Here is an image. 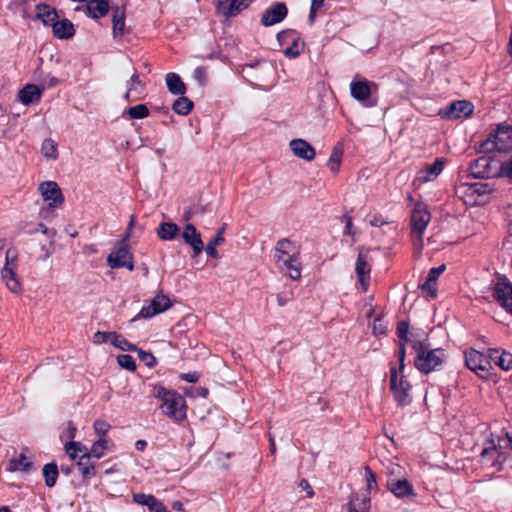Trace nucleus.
I'll return each mask as SVG.
<instances>
[{
	"instance_id": "1",
	"label": "nucleus",
	"mask_w": 512,
	"mask_h": 512,
	"mask_svg": "<svg viewBox=\"0 0 512 512\" xmlns=\"http://www.w3.org/2000/svg\"><path fill=\"white\" fill-rule=\"evenodd\" d=\"M412 348L416 351L414 365L420 373L425 375L438 370L446 360L445 350L431 348L427 338L415 341Z\"/></svg>"
},
{
	"instance_id": "2",
	"label": "nucleus",
	"mask_w": 512,
	"mask_h": 512,
	"mask_svg": "<svg viewBox=\"0 0 512 512\" xmlns=\"http://www.w3.org/2000/svg\"><path fill=\"white\" fill-rule=\"evenodd\" d=\"M510 150H512L511 125L499 124L495 131L490 133L489 138L480 143L481 153H505Z\"/></svg>"
},
{
	"instance_id": "3",
	"label": "nucleus",
	"mask_w": 512,
	"mask_h": 512,
	"mask_svg": "<svg viewBox=\"0 0 512 512\" xmlns=\"http://www.w3.org/2000/svg\"><path fill=\"white\" fill-rule=\"evenodd\" d=\"M390 382L391 392L397 405L400 407L407 406L411 401V385L406 379V376L403 373L399 372L396 366H393L390 369Z\"/></svg>"
},
{
	"instance_id": "4",
	"label": "nucleus",
	"mask_w": 512,
	"mask_h": 512,
	"mask_svg": "<svg viewBox=\"0 0 512 512\" xmlns=\"http://www.w3.org/2000/svg\"><path fill=\"white\" fill-rule=\"evenodd\" d=\"M371 249L365 246L358 248V257L355 261V274L358 279L361 288L365 292L369 289L370 275H371Z\"/></svg>"
},
{
	"instance_id": "5",
	"label": "nucleus",
	"mask_w": 512,
	"mask_h": 512,
	"mask_svg": "<svg viewBox=\"0 0 512 512\" xmlns=\"http://www.w3.org/2000/svg\"><path fill=\"white\" fill-rule=\"evenodd\" d=\"M376 89L377 84L366 79L354 80L350 84L351 96L365 107H373L377 104L376 98L372 96Z\"/></svg>"
},
{
	"instance_id": "6",
	"label": "nucleus",
	"mask_w": 512,
	"mask_h": 512,
	"mask_svg": "<svg viewBox=\"0 0 512 512\" xmlns=\"http://www.w3.org/2000/svg\"><path fill=\"white\" fill-rule=\"evenodd\" d=\"M430 221V212L424 202H416L410 214V229L418 241H423V235Z\"/></svg>"
},
{
	"instance_id": "7",
	"label": "nucleus",
	"mask_w": 512,
	"mask_h": 512,
	"mask_svg": "<svg viewBox=\"0 0 512 512\" xmlns=\"http://www.w3.org/2000/svg\"><path fill=\"white\" fill-rule=\"evenodd\" d=\"M277 40L280 45L287 41H292V44L286 47L284 55L289 59L297 58L305 48V42L297 36V31L294 29H286L277 33Z\"/></svg>"
},
{
	"instance_id": "8",
	"label": "nucleus",
	"mask_w": 512,
	"mask_h": 512,
	"mask_svg": "<svg viewBox=\"0 0 512 512\" xmlns=\"http://www.w3.org/2000/svg\"><path fill=\"white\" fill-rule=\"evenodd\" d=\"M161 408L164 414L175 422L179 423L187 417V404L184 397L179 393L168 398L166 401H162Z\"/></svg>"
},
{
	"instance_id": "9",
	"label": "nucleus",
	"mask_w": 512,
	"mask_h": 512,
	"mask_svg": "<svg viewBox=\"0 0 512 512\" xmlns=\"http://www.w3.org/2000/svg\"><path fill=\"white\" fill-rule=\"evenodd\" d=\"M473 112V104L467 100H457L451 102L444 108H440L438 115L442 119L457 120L466 118Z\"/></svg>"
},
{
	"instance_id": "10",
	"label": "nucleus",
	"mask_w": 512,
	"mask_h": 512,
	"mask_svg": "<svg viewBox=\"0 0 512 512\" xmlns=\"http://www.w3.org/2000/svg\"><path fill=\"white\" fill-rule=\"evenodd\" d=\"M466 366L478 376L489 375L490 360L476 349L470 348L465 352Z\"/></svg>"
},
{
	"instance_id": "11",
	"label": "nucleus",
	"mask_w": 512,
	"mask_h": 512,
	"mask_svg": "<svg viewBox=\"0 0 512 512\" xmlns=\"http://www.w3.org/2000/svg\"><path fill=\"white\" fill-rule=\"evenodd\" d=\"M171 307L170 299L164 294H157L153 300L150 301L149 305L144 306L140 309L139 313L135 315L132 320L136 321L138 319H150L157 314L166 311Z\"/></svg>"
},
{
	"instance_id": "12",
	"label": "nucleus",
	"mask_w": 512,
	"mask_h": 512,
	"mask_svg": "<svg viewBox=\"0 0 512 512\" xmlns=\"http://www.w3.org/2000/svg\"><path fill=\"white\" fill-rule=\"evenodd\" d=\"M39 192L48 207L58 208L64 203V196L58 183L46 181L39 184Z\"/></svg>"
},
{
	"instance_id": "13",
	"label": "nucleus",
	"mask_w": 512,
	"mask_h": 512,
	"mask_svg": "<svg viewBox=\"0 0 512 512\" xmlns=\"http://www.w3.org/2000/svg\"><path fill=\"white\" fill-rule=\"evenodd\" d=\"M107 265L112 269L126 268L128 271L134 270L133 254L124 245L107 256Z\"/></svg>"
},
{
	"instance_id": "14",
	"label": "nucleus",
	"mask_w": 512,
	"mask_h": 512,
	"mask_svg": "<svg viewBox=\"0 0 512 512\" xmlns=\"http://www.w3.org/2000/svg\"><path fill=\"white\" fill-rule=\"evenodd\" d=\"M387 489L390 493L400 499L414 498L416 496L413 484L407 479L388 478L386 483Z\"/></svg>"
},
{
	"instance_id": "15",
	"label": "nucleus",
	"mask_w": 512,
	"mask_h": 512,
	"mask_svg": "<svg viewBox=\"0 0 512 512\" xmlns=\"http://www.w3.org/2000/svg\"><path fill=\"white\" fill-rule=\"evenodd\" d=\"M288 14V9L285 3L277 2L268 7L261 17V24L264 27H270L283 21Z\"/></svg>"
},
{
	"instance_id": "16",
	"label": "nucleus",
	"mask_w": 512,
	"mask_h": 512,
	"mask_svg": "<svg viewBox=\"0 0 512 512\" xmlns=\"http://www.w3.org/2000/svg\"><path fill=\"white\" fill-rule=\"evenodd\" d=\"M493 297L500 303L502 308L512 314V283L499 280L493 288Z\"/></svg>"
},
{
	"instance_id": "17",
	"label": "nucleus",
	"mask_w": 512,
	"mask_h": 512,
	"mask_svg": "<svg viewBox=\"0 0 512 512\" xmlns=\"http://www.w3.org/2000/svg\"><path fill=\"white\" fill-rule=\"evenodd\" d=\"M252 0H218L216 10L225 18L236 17L251 4Z\"/></svg>"
},
{
	"instance_id": "18",
	"label": "nucleus",
	"mask_w": 512,
	"mask_h": 512,
	"mask_svg": "<svg viewBox=\"0 0 512 512\" xmlns=\"http://www.w3.org/2000/svg\"><path fill=\"white\" fill-rule=\"evenodd\" d=\"M182 239L191 246L192 258H197L203 251L204 245L198 230L190 223L184 226L182 231Z\"/></svg>"
},
{
	"instance_id": "19",
	"label": "nucleus",
	"mask_w": 512,
	"mask_h": 512,
	"mask_svg": "<svg viewBox=\"0 0 512 512\" xmlns=\"http://www.w3.org/2000/svg\"><path fill=\"white\" fill-rule=\"evenodd\" d=\"M492 159L489 156H481L470 163L469 173L472 178L486 179L491 177Z\"/></svg>"
},
{
	"instance_id": "20",
	"label": "nucleus",
	"mask_w": 512,
	"mask_h": 512,
	"mask_svg": "<svg viewBox=\"0 0 512 512\" xmlns=\"http://www.w3.org/2000/svg\"><path fill=\"white\" fill-rule=\"evenodd\" d=\"M127 91L124 98L128 102L139 100L143 97L145 92V84L141 82L139 74L134 69V73L130 75L129 80L126 83Z\"/></svg>"
},
{
	"instance_id": "21",
	"label": "nucleus",
	"mask_w": 512,
	"mask_h": 512,
	"mask_svg": "<svg viewBox=\"0 0 512 512\" xmlns=\"http://www.w3.org/2000/svg\"><path fill=\"white\" fill-rule=\"evenodd\" d=\"M110 0H89L84 7L85 16L94 20L106 16L113 7L109 4Z\"/></svg>"
},
{
	"instance_id": "22",
	"label": "nucleus",
	"mask_w": 512,
	"mask_h": 512,
	"mask_svg": "<svg viewBox=\"0 0 512 512\" xmlns=\"http://www.w3.org/2000/svg\"><path fill=\"white\" fill-rule=\"evenodd\" d=\"M290 150L295 156L308 162L316 157V150L312 145L304 139H294L289 142Z\"/></svg>"
},
{
	"instance_id": "23",
	"label": "nucleus",
	"mask_w": 512,
	"mask_h": 512,
	"mask_svg": "<svg viewBox=\"0 0 512 512\" xmlns=\"http://www.w3.org/2000/svg\"><path fill=\"white\" fill-rule=\"evenodd\" d=\"M276 264L278 269L287 273L288 277L292 280L296 281L300 278L301 266L299 256L294 258L282 256L276 260Z\"/></svg>"
},
{
	"instance_id": "24",
	"label": "nucleus",
	"mask_w": 512,
	"mask_h": 512,
	"mask_svg": "<svg viewBox=\"0 0 512 512\" xmlns=\"http://www.w3.org/2000/svg\"><path fill=\"white\" fill-rule=\"evenodd\" d=\"M133 501L137 505L147 506L149 512H166L167 507L152 494H133Z\"/></svg>"
},
{
	"instance_id": "25",
	"label": "nucleus",
	"mask_w": 512,
	"mask_h": 512,
	"mask_svg": "<svg viewBox=\"0 0 512 512\" xmlns=\"http://www.w3.org/2000/svg\"><path fill=\"white\" fill-rule=\"evenodd\" d=\"M488 358L502 370H509L512 367V354L499 348H489Z\"/></svg>"
},
{
	"instance_id": "26",
	"label": "nucleus",
	"mask_w": 512,
	"mask_h": 512,
	"mask_svg": "<svg viewBox=\"0 0 512 512\" xmlns=\"http://www.w3.org/2000/svg\"><path fill=\"white\" fill-rule=\"evenodd\" d=\"M113 37L121 38L125 33V7L114 6L112 8Z\"/></svg>"
},
{
	"instance_id": "27",
	"label": "nucleus",
	"mask_w": 512,
	"mask_h": 512,
	"mask_svg": "<svg viewBox=\"0 0 512 512\" xmlns=\"http://www.w3.org/2000/svg\"><path fill=\"white\" fill-rule=\"evenodd\" d=\"M42 91L36 84H26L19 91V100L25 105L37 104L40 100Z\"/></svg>"
},
{
	"instance_id": "28",
	"label": "nucleus",
	"mask_w": 512,
	"mask_h": 512,
	"mask_svg": "<svg viewBox=\"0 0 512 512\" xmlns=\"http://www.w3.org/2000/svg\"><path fill=\"white\" fill-rule=\"evenodd\" d=\"M36 10V18L40 19L44 26L51 27L59 19L57 10L48 4H38Z\"/></svg>"
},
{
	"instance_id": "29",
	"label": "nucleus",
	"mask_w": 512,
	"mask_h": 512,
	"mask_svg": "<svg viewBox=\"0 0 512 512\" xmlns=\"http://www.w3.org/2000/svg\"><path fill=\"white\" fill-rule=\"evenodd\" d=\"M51 27L53 36L58 39H70L75 34L74 26L69 19H63L61 21L58 19Z\"/></svg>"
},
{
	"instance_id": "30",
	"label": "nucleus",
	"mask_w": 512,
	"mask_h": 512,
	"mask_svg": "<svg viewBox=\"0 0 512 512\" xmlns=\"http://www.w3.org/2000/svg\"><path fill=\"white\" fill-rule=\"evenodd\" d=\"M371 499L368 494L353 493L348 504L349 512H369Z\"/></svg>"
},
{
	"instance_id": "31",
	"label": "nucleus",
	"mask_w": 512,
	"mask_h": 512,
	"mask_svg": "<svg viewBox=\"0 0 512 512\" xmlns=\"http://www.w3.org/2000/svg\"><path fill=\"white\" fill-rule=\"evenodd\" d=\"M446 159L445 158H436L433 164L427 165L423 168L420 173H422L423 182H432L437 176L442 172L445 167Z\"/></svg>"
},
{
	"instance_id": "32",
	"label": "nucleus",
	"mask_w": 512,
	"mask_h": 512,
	"mask_svg": "<svg viewBox=\"0 0 512 512\" xmlns=\"http://www.w3.org/2000/svg\"><path fill=\"white\" fill-rule=\"evenodd\" d=\"M32 468V462L27 458L25 453H20L17 457L9 459L6 470L8 472H25L28 473Z\"/></svg>"
},
{
	"instance_id": "33",
	"label": "nucleus",
	"mask_w": 512,
	"mask_h": 512,
	"mask_svg": "<svg viewBox=\"0 0 512 512\" xmlns=\"http://www.w3.org/2000/svg\"><path fill=\"white\" fill-rule=\"evenodd\" d=\"M298 257L299 252L296 251L294 243L291 242L288 239H282L277 241L276 247H275V260L277 261L281 257Z\"/></svg>"
},
{
	"instance_id": "34",
	"label": "nucleus",
	"mask_w": 512,
	"mask_h": 512,
	"mask_svg": "<svg viewBox=\"0 0 512 512\" xmlns=\"http://www.w3.org/2000/svg\"><path fill=\"white\" fill-rule=\"evenodd\" d=\"M180 229L174 222H161L157 229V235L162 241H171L175 239Z\"/></svg>"
},
{
	"instance_id": "35",
	"label": "nucleus",
	"mask_w": 512,
	"mask_h": 512,
	"mask_svg": "<svg viewBox=\"0 0 512 512\" xmlns=\"http://www.w3.org/2000/svg\"><path fill=\"white\" fill-rule=\"evenodd\" d=\"M2 278L5 280L6 287L9 291L15 294L21 293V286L19 280L17 279L16 272L8 267V262L2 269Z\"/></svg>"
},
{
	"instance_id": "36",
	"label": "nucleus",
	"mask_w": 512,
	"mask_h": 512,
	"mask_svg": "<svg viewBox=\"0 0 512 512\" xmlns=\"http://www.w3.org/2000/svg\"><path fill=\"white\" fill-rule=\"evenodd\" d=\"M166 85L172 95H184L187 91V86L176 73H168L166 75Z\"/></svg>"
},
{
	"instance_id": "37",
	"label": "nucleus",
	"mask_w": 512,
	"mask_h": 512,
	"mask_svg": "<svg viewBox=\"0 0 512 512\" xmlns=\"http://www.w3.org/2000/svg\"><path fill=\"white\" fill-rule=\"evenodd\" d=\"M76 466L84 479H89L95 475V463L91 460V454H82Z\"/></svg>"
},
{
	"instance_id": "38",
	"label": "nucleus",
	"mask_w": 512,
	"mask_h": 512,
	"mask_svg": "<svg viewBox=\"0 0 512 512\" xmlns=\"http://www.w3.org/2000/svg\"><path fill=\"white\" fill-rule=\"evenodd\" d=\"M42 474L44 477V484L50 488L53 487L57 484V479L59 476L58 465L54 462L43 465Z\"/></svg>"
},
{
	"instance_id": "39",
	"label": "nucleus",
	"mask_w": 512,
	"mask_h": 512,
	"mask_svg": "<svg viewBox=\"0 0 512 512\" xmlns=\"http://www.w3.org/2000/svg\"><path fill=\"white\" fill-rule=\"evenodd\" d=\"M171 108L177 115H189L193 108V102L188 97L179 95Z\"/></svg>"
},
{
	"instance_id": "40",
	"label": "nucleus",
	"mask_w": 512,
	"mask_h": 512,
	"mask_svg": "<svg viewBox=\"0 0 512 512\" xmlns=\"http://www.w3.org/2000/svg\"><path fill=\"white\" fill-rule=\"evenodd\" d=\"M129 119H144L149 115V109L146 104H137L124 111Z\"/></svg>"
},
{
	"instance_id": "41",
	"label": "nucleus",
	"mask_w": 512,
	"mask_h": 512,
	"mask_svg": "<svg viewBox=\"0 0 512 512\" xmlns=\"http://www.w3.org/2000/svg\"><path fill=\"white\" fill-rule=\"evenodd\" d=\"M111 344L117 349L123 351H136V345L132 344L128 341L124 336L118 334L117 332H113V339H111Z\"/></svg>"
},
{
	"instance_id": "42",
	"label": "nucleus",
	"mask_w": 512,
	"mask_h": 512,
	"mask_svg": "<svg viewBox=\"0 0 512 512\" xmlns=\"http://www.w3.org/2000/svg\"><path fill=\"white\" fill-rule=\"evenodd\" d=\"M177 393V391L167 389L165 386L159 384L154 385L153 389H151V395L159 399L161 402L166 401L168 398L176 395Z\"/></svg>"
},
{
	"instance_id": "43",
	"label": "nucleus",
	"mask_w": 512,
	"mask_h": 512,
	"mask_svg": "<svg viewBox=\"0 0 512 512\" xmlns=\"http://www.w3.org/2000/svg\"><path fill=\"white\" fill-rule=\"evenodd\" d=\"M41 152L48 159H57V144L52 139H46L42 142Z\"/></svg>"
},
{
	"instance_id": "44",
	"label": "nucleus",
	"mask_w": 512,
	"mask_h": 512,
	"mask_svg": "<svg viewBox=\"0 0 512 512\" xmlns=\"http://www.w3.org/2000/svg\"><path fill=\"white\" fill-rule=\"evenodd\" d=\"M107 441L105 438H100L92 444L90 451L85 452L84 454H91V457H95L97 459L101 458L104 455V450L106 449Z\"/></svg>"
},
{
	"instance_id": "45",
	"label": "nucleus",
	"mask_w": 512,
	"mask_h": 512,
	"mask_svg": "<svg viewBox=\"0 0 512 512\" xmlns=\"http://www.w3.org/2000/svg\"><path fill=\"white\" fill-rule=\"evenodd\" d=\"M224 242V237L214 236L203 249L206 250L207 254L211 258H217L219 254L217 253L216 247L221 245Z\"/></svg>"
},
{
	"instance_id": "46",
	"label": "nucleus",
	"mask_w": 512,
	"mask_h": 512,
	"mask_svg": "<svg viewBox=\"0 0 512 512\" xmlns=\"http://www.w3.org/2000/svg\"><path fill=\"white\" fill-rule=\"evenodd\" d=\"M342 151L334 149L328 160V167L332 173H337L340 168Z\"/></svg>"
},
{
	"instance_id": "47",
	"label": "nucleus",
	"mask_w": 512,
	"mask_h": 512,
	"mask_svg": "<svg viewBox=\"0 0 512 512\" xmlns=\"http://www.w3.org/2000/svg\"><path fill=\"white\" fill-rule=\"evenodd\" d=\"M65 451H67L68 455L72 459H75L77 457L78 453H83L84 454L85 452H87V449L80 442H73V441H71V442L65 444Z\"/></svg>"
},
{
	"instance_id": "48",
	"label": "nucleus",
	"mask_w": 512,
	"mask_h": 512,
	"mask_svg": "<svg viewBox=\"0 0 512 512\" xmlns=\"http://www.w3.org/2000/svg\"><path fill=\"white\" fill-rule=\"evenodd\" d=\"M117 363L120 365V367H123L128 371L134 372L136 370L135 359L128 354L118 355Z\"/></svg>"
},
{
	"instance_id": "49",
	"label": "nucleus",
	"mask_w": 512,
	"mask_h": 512,
	"mask_svg": "<svg viewBox=\"0 0 512 512\" xmlns=\"http://www.w3.org/2000/svg\"><path fill=\"white\" fill-rule=\"evenodd\" d=\"M469 190L471 193L481 195H486L492 192V188L489 183L486 182H474L469 185Z\"/></svg>"
},
{
	"instance_id": "50",
	"label": "nucleus",
	"mask_w": 512,
	"mask_h": 512,
	"mask_svg": "<svg viewBox=\"0 0 512 512\" xmlns=\"http://www.w3.org/2000/svg\"><path fill=\"white\" fill-rule=\"evenodd\" d=\"M136 352L138 353V358L141 362H143L148 367H154L157 365V361L154 355L151 352L145 351L141 348H137Z\"/></svg>"
},
{
	"instance_id": "51",
	"label": "nucleus",
	"mask_w": 512,
	"mask_h": 512,
	"mask_svg": "<svg viewBox=\"0 0 512 512\" xmlns=\"http://www.w3.org/2000/svg\"><path fill=\"white\" fill-rule=\"evenodd\" d=\"M364 472L366 479V490H377L376 475L369 465H365Z\"/></svg>"
},
{
	"instance_id": "52",
	"label": "nucleus",
	"mask_w": 512,
	"mask_h": 512,
	"mask_svg": "<svg viewBox=\"0 0 512 512\" xmlns=\"http://www.w3.org/2000/svg\"><path fill=\"white\" fill-rule=\"evenodd\" d=\"M498 175L506 178L510 183H512V155L508 160L501 163Z\"/></svg>"
},
{
	"instance_id": "53",
	"label": "nucleus",
	"mask_w": 512,
	"mask_h": 512,
	"mask_svg": "<svg viewBox=\"0 0 512 512\" xmlns=\"http://www.w3.org/2000/svg\"><path fill=\"white\" fill-rule=\"evenodd\" d=\"M419 289L427 292L429 299H436L437 297V282L425 280L423 284L419 285Z\"/></svg>"
},
{
	"instance_id": "54",
	"label": "nucleus",
	"mask_w": 512,
	"mask_h": 512,
	"mask_svg": "<svg viewBox=\"0 0 512 512\" xmlns=\"http://www.w3.org/2000/svg\"><path fill=\"white\" fill-rule=\"evenodd\" d=\"M409 324L407 321H400L397 324L396 335L400 342H408Z\"/></svg>"
},
{
	"instance_id": "55",
	"label": "nucleus",
	"mask_w": 512,
	"mask_h": 512,
	"mask_svg": "<svg viewBox=\"0 0 512 512\" xmlns=\"http://www.w3.org/2000/svg\"><path fill=\"white\" fill-rule=\"evenodd\" d=\"M496 453V457L495 459L493 460L491 466L493 468H495L496 471H502L503 469V465L504 463L506 462V460L509 458V454L505 453V452H502L499 450L495 451Z\"/></svg>"
},
{
	"instance_id": "56",
	"label": "nucleus",
	"mask_w": 512,
	"mask_h": 512,
	"mask_svg": "<svg viewBox=\"0 0 512 512\" xmlns=\"http://www.w3.org/2000/svg\"><path fill=\"white\" fill-rule=\"evenodd\" d=\"M397 357L398 366H396V368L399 369L401 373H403L405 369L406 343L400 342V344H398Z\"/></svg>"
},
{
	"instance_id": "57",
	"label": "nucleus",
	"mask_w": 512,
	"mask_h": 512,
	"mask_svg": "<svg viewBox=\"0 0 512 512\" xmlns=\"http://www.w3.org/2000/svg\"><path fill=\"white\" fill-rule=\"evenodd\" d=\"M111 426L104 420H96L94 422V429L98 437L104 438Z\"/></svg>"
},
{
	"instance_id": "58",
	"label": "nucleus",
	"mask_w": 512,
	"mask_h": 512,
	"mask_svg": "<svg viewBox=\"0 0 512 512\" xmlns=\"http://www.w3.org/2000/svg\"><path fill=\"white\" fill-rule=\"evenodd\" d=\"M193 77L199 84L204 85L207 82V68L204 66H198L194 69Z\"/></svg>"
},
{
	"instance_id": "59",
	"label": "nucleus",
	"mask_w": 512,
	"mask_h": 512,
	"mask_svg": "<svg viewBox=\"0 0 512 512\" xmlns=\"http://www.w3.org/2000/svg\"><path fill=\"white\" fill-rule=\"evenodd\" d=\"M38 231H41L42 234H46L51 238L55 236V230L48 229V227L44 225V223L42 222H39L37 224V227L27 230V233L32 235L37 233Z\"/></svg>"
},
{
	"instance_id": "60",
	"label": "nucleus",
	"mask_w": 512,
	"mask_h": 512,
	"mask_svg": "<svg viewBox=\"0 0 512 512\" xmlns=\"http://www.w3.org/2000/svg\"><path fill=\"white\" fill-rule=\"evenodd\" d=\"M113 339V332H101V331H97L94 335H93V342L95 344H102V343H105L106 341L108 340H112Z\"/></svg>"
},
{
	"instance_id": "61",
	"label": "nucleus",
	"mask_w": 512,
	"mask_h": 512,
	"mask_svg": "<svg viewBox=\"0 0 512 512\" xmlns=\"http://www.w3.org/2000/svg\"><path fill=\"white\" fill-rule=\"evenodd\" d=\"M446 270V266L445 265H440L438 267H435V268H432L428 271V275H427V279L426 280H429V281H434V282H437L439 276L441 275V273H443L444 271Z\"/></svg>"
},
{
	"instance_id": "62",
	"label": "nucleus",
	"mask_w": 512,
	"mask_h": 512,
	"mask_svg": "<svg viewBox=\"0 0 512 512\" xmlns=\"http://www.w3.org/2000/svg\"><path fill=\"white\" fill-rule=\"evenodd\" d=\"M487 445L485 448L482 449L480 456L482 458L486 457L490 454L492 451H497L501 448L499 444H496L492 438L487 439Z\"/></svg>"
},
{
	"instance_id": "63",
	"label": "nucleus",
	"mask_w": 512,
	"mask_h": 512,
	"mask_svg": "<svg viewBox=\"0 0 512 512\" xmlns=\"http://www.w3.org/2000/svg\"><path fill=\"white\" fill-rule=\"evenodd\" d=\"M342 221L346 223V227H344V234L349 236H354V231L352 230V217L348 214H344L342 216Z\"/></svg>"
},
{
	"instance_id": "64",
	"label": "nucleus",
	"mask_w": 512,
	"mask_h": 512,
	"mask_svg": "<svg viewBox=\"0 0 512 512\" xmlns=\"http://www.w3.org/2000/svg\"><path fill=\"white\" fill-rule=\"evenodd\" d=\"M180 379L188 383H197L200 375L197 372H189L180 374Z\"/></svg>"
}]
</instances>
